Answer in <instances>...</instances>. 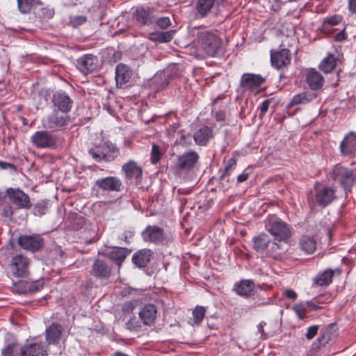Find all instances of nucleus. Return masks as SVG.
I'll return each mask as SVG.
<instances>
[{"mask_svg": "<svg viewBox=\"0 0 356 356\" xmlns=\"http://www.w3.org/2000/svg\"><path fill=\"white\" fill-rule=\"evenodd\" d=\"M177 143L181 146L188 147L193 143L192 136L189 134L182 133Z\"/></svg>", "mask_w": 356, "mask_h": 356, "instance_id": "nucleus-46", "label": "nucleus"}, {"mask_svg": "<svg viewBox=\"0 0 356 356\" xmlns=\"http://www.w3.org/2000/svg\"><path fill=\"white\" fill-rule=\"evenodd\" d=\"M226 0H197L196 9L201 17H205L211 11L215 4H220Z\"/></svg>", "mask_w": 356, "mask_h": 356, "instance_id": "nucleus-30", "label": "nucleus"}, {"mask_svg": "<svg viewBox=\"0 0 356 356\" xmlns=\"http://www.w3.org/2000/svg\"><path fill=\"white\" fill-rule=\"evenodd\" d=\"M129 251L124 248H117L111 250L109 253L110 258L116 262L119 266L125 259L128 255Z\"/></svg>", "mask_w": 356, "mask_h": 356, "instance_id": "nucleus-36", "label": "nucleus"}, {"mask_svg": "<svg viewBox=\"0 0 356 356\" xmlns=\"http://www.w3.org/2000/svg\"><path fill=\"white\" fill-rule=\"evenodd\" d=\"M28 282H19L14 284L13 291L19 294H25L29 293L28 289Z\"/></svg>", "mask_w": 356, "mask_h": 356, "instance_id": "nucleus-47", "label": "nucleus"}, {"mask_svg": "<svg viewBox=\"0 0 356 356\" xmlns=\"http://www.w3.org/2000/svg\"><path fill=\"white\" fill-rule=\"evenodd\" d=\"M2 215L6 218H10L13 215V209L11 206L6 205L2 211Z\"/></svg>", "mask_w": 356, "mask_h": 356, "instance_id": "nucleus-57", "label": "nucleus"}, {"mask_svg": "<svg viewBox=\"0 0 356 356\" xmlns=\"http://www.w3.org/2000/svg\"><path fill=\"white\" fill-rule=\"evenodd\" d=\"M153 252L147 248L141 249L133 254L132 261L138 268L145 267L150 261Z\"/></svg>", "mask_w": 356, "mask_h": 356, "instance_id": "nucleus-27", "label": "nucleus"}, {"mask_svg": "<svg viewBox=\"0 0 356 356\" xmlns=\"http://www.w3.org/2000/svg\"><path fill=\"white\" fill-rule=\"evenodd\" d=\"M213 137V130L211 128L204 126L197 129L193 134L195 143L200 146H205L209 140Z\"/></svg>", "mask_w": 356, "mask_h": 356, "instance_id": "nucleus-29", "label": "nucleus"}, {"mask_svg": "<svg viewBox=\"0 0 356 356\" xmlns=\"http://www.w3.org/2000/svg\"><path fill=\"white\" fill-rule=\"evenodd\" d=\"M316 97V95L307 91L296 95L289 103V106H293L298 104H306Z\"/></svg>", "mask_w": 356, "mask_h": 356, "instance_id": "nucleus-33", "label": "nucleus"}, {"mask_svg": "<svg viewBox=\"0 0 356 356\" xmlns=\"http://www.w3.org/2000/svg\"><path fill=\"white\" fill-rule=\"evenodd\" d=\"M29 260L27 257L18 254L13 257L10 270L12 275L17 278H25L29 274Z\"/></svg>", "mask_w": 356, "mask_h": 356, "instance_id": "nucleus-7", "label": "nucleus"}, {"mask_svg": "<svg viewBox=\"0 0 356 356\" xmlns=\"http://www.w3.org/2000/svg\"><path fill=\"white\" fill-rule=\"evenodd\" d=\"M134 17L141 25L149 26L155 21L154 10L149 7H137Z\"/></svg>", "mask_w": 356, "mask_h": 356, "instance_id": "nucleus-16", "label": "nucleus"}, {"mask_svg": "<svg viewBox=\"0 0 356 356\" xmlns=\"http://www.w3.org/2000/svg\"><path fill=\"white\" fill-rule=\"evenodd\" d=\"M197 40L208 55L214 56L221 45V40L213 33L204 31L197 33Z\"/></svg>", "mask_w": 356, "mask_h": 356, "instance_id": "nucleus-6", "label": "nucleus"}, {"mask_svg": "<svg viewBox=\"0 0 356 356\" xmlns=\"http://www.w3.org/2000/svg\"><path fill=\"white\" fill-rule=\"evenodd\" d=\"M89 154L97 162L111 161L119 155V149L111 143H103L90 148Z\"/></svg>", "mask_w": 356, "mask_h": 356, "instance_id": "nucleus-2", "label": "nucleus"}, {"mask_svg": "<svg viewBox=\"0 0 356 356\" xmlns=\"http://www.w3.org/2000/svg\"><path fill=\"white\" fill-rule=\"evenodd\" d=\"M270 103H271V99H266L261 103V104L260 105V106L259 108L260 118H262L265 115V113L267 112Z\"/></svg>", "mask_w": 356, "mask_h": 356, "instance_id": "nucleus-52", "label": "nucleus"}, {"mask_svg": "<svg viewBox=\"0 0 356 356\" xmlns=\"http://www.w3.org/2000/svg\"><path fill=\"white\" fill-rule=\"evenodd\" d=\"M346 38V33L344 30L341 31L334 36V40L338 42L343 41Z\"/></svg>", "mask_w": 356, "mask_h": 356, "instance_id": "nucleus-63", "label": "nucleus"}, {"mask_svg": "<svg viewBox=\"0 0 356 356\" xmlns=\"http://www.w3.org/2000/svg\"><path fill=\"white\" fill-rule=\"evenodd\" d=\"M141 236L145 242L158 244L164 239V231L156 225H148L142 232Z\"/></svg>", "mask_w": 356, "mask_h": 356, "instance_id": "nucleus-11", "label": "nucleus"}, {"mask_svg": "<svg viewBox=\"0 0 356 356\" xmlns=\"http://www.w3.org/2000/svg\"><path fill=\"white\" fill-rule=\"evenodd\" d=\"M134 231L131 229H126L122 234L121 238L123 239L125 242L129 243V239L131 238L134 236Z\"/></svg>", "mask_w": 356, "mask_h": 356, "instance_id": "nucleus-55", "label": "nucleus"}, {"mask_svg": "<svg viewBox=\"0 0 356 356\" xmlns=\"http://www.w3.org/2000/svg\"><path fill=\"white\" fill-rule=\"evenodd\" d=\"M38 0H17L18 8L22 13H28Z\"/></svg>", "mask_w": 356, "mask_h": 356, "instance_id": "nucleus-42", "label": "nucleus"}, {"mask_svg": "<svg viewBox=\"0 0 356 356\" xmlns=\"http://www.w3.org/2000/svg\"><path fill=\"white\" fill-rule=\"evenodd\" d=\"M332 177L347 193L350 191L355 182L356 172L353 170L338 165L333 169Z\"/></svg>", "mask_w": 356, "mask_h": 356, "instance_id": "nucleus-3", "label": "nucleus"}, {"mask_svg": "<svg viewBox=\"0 0 356 356\" xmlns=\"http://www.w3.org/2000/svg\"><path fill=\"white\" fill-rule=\"evenodd\" d=\"M315 201L321 207H325L335 198V189L333 187L318 185L315 187Z\"/></svg>", "mask_w": 356, "mask_h": 356, "instance_id": "nucleus-9", "label": "nucleus"}, {"mask_svg": "<svg viewBox=\"0 0 356 356\" xmlns=\"http://www.w3.org/2000/svg\"><path fill=\"white\" fill-rule=\"evenodd\" d=\"M157 315V308L154 304H147L141 309L139 316L145 325L151 326L154 323Z\"/></svg>", "mask_w": 356, "mask_h": 356, "instance_id": "nucleus-25", "label": "nucleus"}, {"mask_svg": "<svg viewBox=\"0 0 356 356\" xmlns=\"http://www.w3.org/2000/svg\"><path fill=\"white\" fill-rule=\"evenodd\" d=\"M61 326L54 323L51 325L45 331L46 341L49 344H55L58 342L61 336Z\"/></svg>", "mask_w": 356, "mask_h": 356, "instance_id": "nucleus-31", "label": "nucleus"}, {"mask_svg": "<svg viewBox=\"0 0 356 356\" xmlns=\"http://www.w3.org/2000/svg\"><path fill=\"white\" fill-rule=\"evenodd\" d=\"M206 307L203 306L197 305L193 310V323L192 325H200L205 316Z\"/></svg>", "mask_w": 356, "mask_h": 356, "instance_id": "nucleus-39", "label": "nucleus"}, {"mask_svg": "<svg viewBox=\"0 0 356 356\" xmlns=\"http://www.w3.org/2000/svg\"><path fill=\"white\" fill-rule=\"evenodd\" d=\"M6 194L9 200L18 209H29L32 207L29 196L19 188H8Z\"/></svg>", "mask_w": 356, "mask_h": 356, "instance_id": "nucleus-8", "label": "nucleus"}, {"mask_svg": "<svg viewBox=\"0 0 356 356\" xmlns=\"http://www.w3.org/2000/svg\"><path fill=\"white\" fill-rule=\"evenodd\" d=\"M52 102L58 111L63 113H69L73 105V100L64 92H58L53 95Z\"/></svg>", "mask_w": 356, "mask_h": 356, "instance_id": "nucleus-15", "label": "nucleus"}, {"mask_svg": "<svg viewBox=\"0 0 356 356\" xmlns=\"http://www.w3.org/2000/svg\"><path fill=\"white\" fill-rule=\"evenodd\" d=\"M199 160V155L195 151L184 153L177 159V167L181 170H191Z\"/></svg>", "mask_w": 356, "mask_h": 356, "instance_id": "nucleus-20", "label": "nucleus"}, {"mask_svg": "<svg viewBox=\"0 0 356 356\" xmlns=\"http://www.w3.org/2000/svg\"><path fill=\"white\" fill-rule=\"evenodd\" d=\"M255 284L251 280H241L235 283L234 291L240 296L248 298L254 294Z\"/></svg>", "mask_w": 356, "mask_h": 356, "instance_id": "nucleus-26", "label": "nucleus"}, {"mask_svg": "<svg viewBox=\"0 0 356 356\" xmlns=\"http://www.w3.org/2000/svg\"><path fill=\"white\" fill-rule=\"evenodd\" d=\"M266 227L275 239L280 241H286L291 236L290 227L280 219H268L266 222Z\"/></svg>", "mask_w": 356, "mask_h": 356, "instance_id": "nucleus-4", "label": "nucleus"}, {"mask_svg": "<svg viewBox=\"0 0 356 356\" xmlns=\"http://www.w3.org/2000/svg\"><path fill=\"white\" fill-rule=\"evenodd\" d=\"M284 293L286 298L291 300H294L297 298V293L292 289H286Z\"/></svg>", "mask_w": 356, "mask_h": 356, "instance_id": "nucleus-60", "label": "nucleus"}, {"mask_svg": "<svg viewBox=\"0 0 356 356\" xmlns=\"http://www.w3.org/2000/svg\"><path fill=\"white\" fill-rule=\"evenodd\" d=\"M322 303V301L319 298H314L311 301L306 302V305L309 309V311H318L323 308L319 305Z\"/></svg>", "mask_w": 356, "mask_h": 356, "instance_id": "nucleus-48", "label": "nucleus"}, {"mask_svg": "<svg viewBox=\"0 0 356 356\" xmlns=\"http://www.w3.org/2000/svg\"><path fill=\"white\" fill-rule=\"evenodd\" d=\"M43 288V282L41 281H35L32 282H28V289L29 293H33L37 292Z\"/></svg>", "mask_w": 356, "mask_h": 356, "instance_id": "nucleus-49", "label": "nucleus"}, {"mask_svg": "<svg viewBox=\"0 0 356 356\" xmlns=\"http://www.w3.org/2000/svg\"><path fill=\"white\" fill-rule=\"evenodd\" d=\"M266 323L265 322H261L259 325H258V331L261 334V339L264 340L268 338V334L265 333L264 327L266 325Z\"/></svg>", "mask_w": 356, "mask_h": 356, "instance_id": "nucleus-59", "label": "nucleus"}, {"mask_svg": "<svg viewBox=\"0 0 356 356\" xmlns=\"http://www.w3.org/2000/svg\"><path fill=\"white\" fill-rule=\"evenodd\" d=\"M163 153L160 147L156 144H153L152 146L150 160L152 163H157L161 159Z\"/></svg>", "mask_w": 356, "mask_h": 356, "instance_id": "nucleus-44", "label": "nucleus"}, {"mask_svg": "<svg viewBox=\"0 0 356 356\" xmlns=\"http://www.w3.org/2000/svg\"><path fill=\"white\" fill-rule=\"evenodd\" d=\"M31 142L38 148H51L56 145V140L47 131H38L31 136Z\"/></svg>", "mask_w": 356, "mask_h": 356, "instance_id": "nucleus-13", "label": "nucleus"}, {"mask_svg": "<svg viewBox=\"0 0 356 356\" xmlns=\"http://www.w3.org/2000/svg\"><path fill=\"white\" fill-rule=\"evenodd\" d=\"M174 30H170L165 32H156L150 34V39L155 42L161 43L170 42L174 36Z\"/></svg>", "mask_w": 356, "mask_h": 356, "instance_id": "nucleus-37", "label": "nucleus"}, {"mask_svg": "<svg viewBox=\"0 0 356 356\" xmlns=\"http://www.w3.org/2000/svg\"><path fill=\"white\" fill-rule=\"evenodd\" d=\"M293 310L300 319H303L305 317L306 313L309 312V309L306 305V302H301L294 305L293 306Z\"/></svg>", "mask_w": 356, "mask_h": 356, "instance_id": "nucleus-43", "label": "nucleus"}, {"mask_svg": "<svg viewBox=\"0 0 356 356\" xmlns=\"http://www.w3.org/2000/svg\"><path fill=\"white\" fill-rule=\"evenodd\" d=\"M158 27L162 29L168 28L170 25V18L168 17H162L158 19H155L154 21Z\"/></svg>", "mask_w": 356, "mask_h": 356, "instance_id": "nucleus-50", "label": "nucleus"}, {"mask_svg": "<svg viewBox=\"0 0 356 356\" xmlns=\"http://www.w3.org/2000/svg\"><path fill=\"white\" fill-rule=\"evenodd\" d=\"M334 271L331 269H327L319 273L313 281V286H328L332 281Z\"/></svg>", "mask_w": 356, "mask_h": 356, "instance_id": "nucleus-32", "label": "nucleus"}, {"mask_svg": "<svg viewBox=\"0 0 356 356\" xmlns=\"http://www.w3.org/2000/svg\"><path fill=\"white\" fill-rule=\"evenodd\" d=\"M112 268L106 261L97 259L92 266L91 274L95 277L101 280H106L111 275Z\"/></svg>", "mask_w": 356, "mask_h": 356, "instance_id": "nucleus-22", "label": "nucleus"}, {"mask_svg": "<svg viewBox=\"0 0 356 356\" xmlns=\"http://www.w3.org/2000/svg\"><path fill=\"white\" fill-rule=\"evenodd\" d=\"M86 21V17L84 16H76L74 17L72 22L75 26H79L83 24Z\"/></svg>", "mask_w": 356, "mask_h": 356, "instance_id": "nucleus-58", "label": "nucleus"}, {"mask_svg": "<svg viewBox=\"0 0 356 356\" xmlns=\"http://www.w3.org/2000/svg\"><path fill=\"white\" fill-rule=\"evenodd\" d=\"M340 149L343 155H356V133L350 131L344 137L340 144Z\"/></svg>", "mask_w": 356, "mask_h": 356, "instance_id": "nucleus-24", "label": "nucleus"}, {"mask_svg": "<svg viewBox=\"0 0 356 356\" xmlns=\"http://www.w3.org/2000/svg\"><path fill=\"white\" fill-rule=\"evenodd\" d=\"M271 249L273 250V253L275 254V257H280L284 252V250H282L281 245L276 243H273Z\"/></svg>", "mask_w": 356, "mask_h": 356, "instance_id": "nucleus-56", "label": "nucleus"}, {"mask_svg": "<svg viewBox=\"0 0 356 356\" xmlns=\"http://www.w3.org/2000/svg\"><path fill=\"white\" fill-rule=\"evenodd\" d=\"M291 55L289 49L283 48L270 51V62L277 70L286 67L291 63Z\"/></svg>", "mask_w": 356, "mask_h": 356, "instance_id": "nucleus-10", "label": "nucleus"}, {"mask_svg": "<svg viewBox=\"0 0 356 356\" xmlns=\"http://www.w3.org/2000/svg\"><path fill=\"white\" fill-rule=\"evenodd\" d=\"M266 81L260 74L245 73L242 75L240 85L246 90H253L259 88Z\"/></svg>", "mask_w": 356, "mask_h": 356, "instance_id": "nucleus-18", "label": "nucleus"}, {"mask_svg": "<svg viewBox=\"0 0 356 356\" xmlns=\"http://www.w3.org/2000/svg\"><path fill=\"white\" fill-rule=\"evenodd\" d=\"M299 245L300 249L306 254H312L316 249V240L309 236H303L300 239Z\"/></svg>", "mask_w": 356, "mask_h": 356, "instance_id": "nucleus-35", "label": "nucleus"}, {"mask_svg": "<svg viewBox=\"0 0 356 356\" xmlns=\"http://www.w3.org/2000/svg\"><path fill=\"white\" fill-rule=\"evenodd\" d=\"M22 346H19L16 343H10L4 348L1 353L3 356H21V350Z\"/></svg>", "mask_w": 356, "mask_h": 356, "instance_id": "nucleus-40", "label": "nucleus"}, {"mask_svg": "<svg viewBox=\"0 0 356 356\" xmlns=\"http://www.w3.org/2000/svg\"><path fill=\"white\" fill-rule=\"evenodd\" d=\"M18 244L23 249L35 252L43 245V240L39 235H22L18 238Z\"/></svg>", "mask_w": 356, "mask_h": 356, "instance_id": "nucleus-12", "label": "nucleus"}, {"mask_svg": "<svg viewBox=\"0 0 356 356\" xmlns=\"http://www.w3.org/2000/svg\"><path fill=\"white\" fill-rule=\"evenodd\" d=\"M95 186L104 191L120 192L122 188L121 180L116 177L101 178L95 181Z\"/></svg>", "mask_w": 356, "mask_h": 356, "instance_id": "nucleus-17", "label": "nucleus"}, {"mask_svg": "<svg viewBox=\"0 0 356 356\" xmlns=\"http://www.w3.org/2000/svg\"><path fill=\"white\" fill-rule=\"evenodd\" d=\"M0 168L3 169V170H7V169H10L13 170H16V167L15 165L10 163L1 161H0Z\"/></svg>", "mask_w": 356, "mask_h": 356, "instance_id": "nucleus-61", "label": "nucleus"}, {"mask_svg": "<svg viewBox=\"0 0 356 356\" xmlns=\"http://www.w3.org/2000/svg\"><path fill=\"white\" fill-rule=\"evenodd\" d=\"M35 14L40 18L50 19L53 17L54 12L52 9L42 7L40 5L35 8Z\"/></svg>", "mask_w": 356, "mask_h": 356, "instance_id": "nucleus-41", "label": "nucleus"}, {"mask_svg": "<svg viewBox=\"0 0 356 356\" xmlns=\"http://www.w3.org/2000/svg\"><path fill=\"white\" fill-rule=\"evenodd\" d=\"M97 57L92 54H85L76 60L78 70L83 74L92 73L97 67Z\"/></svg>", "mask_w": 356, "mask_h": 356, "instance_id": "nucleus-14", "label": "nucleus"}, {"mask_svg": "<svg viewBox=\"0 0 356 356\" xmlns=\"http://www.w3.org/2000/svg\"><path fill=\"white\" fill-rule=\"evenodd\" d=\"M253 248L258 252H263L268 246L270 238L265 233H261L252 239Z\"/></svg>", "mask_w": 356, "mask_h": 356, "instance_id": "nucleus-34", "label": "nucleus"}, {"mask_svg": "<svg viewBox=\"0 0 356 356\" xmlns=\"http://www.w3.org/2000/svg\"><path fill=\"white\" fill-rule=\"evenodd\" d=\"M70 122V117L67 113H60L56 110L42 120V126L52 131L64 129Z\"/></svg>", "mask_w": 356, "mask_h": 356, "instance_id": "nucleus-5", "label": "nucleus"}, {"mask_svg": "<svg viewBox=\"0 0 356 356\" xmlns=\"http://www.w3.org/2000/svg\"><path fill=\"white\" fill-rule=\"evenodd\" d=\"M122 171L125 174V177L128 179H134L136 184H138L143 176V170L134 161H129L122 167Z\"/></svg>", "mask_w": 356, "mask_h": 356, "instance_id": "nucleus-21", "label": "nucleus"}, {"mask_svg": "<svg viewBox=\"0 0 356 356\" xmlns=\"http://www.w3.org/2000/svg\"><path fill=\"white\" fill-rule=\"evenodd\" d=\"M319 325H314L309 327L307 330L305 337L307 340H312L317 334Z\"/></svg>", "mask_w": 356, "mask_h": 356, "instance_id": "nucleus-51", "label": "nucleus"}, {"mask_svg": "<svg viewBox=\"0 0 356 356\" xmlns=\"http://www.w3.org/2000/svg\"><path fill=\"white\" fill-rule=\"evenodd\" d=\"M131 76V71L127 65L123 63H120L117 65L115 69V80L118 87H122L128 83Z\"/></svg>", "mask_w": 356, "mask_h": 356, "instance_id": "nucleus-28", "label": "nucleus"}, {"mask_svg": "<svg viewBox=\"0 0 356 356\" xmlns=\"http://www.w3.org/2000/svg\"><path fill=\"white\" fill-rule=\"evenodd\" d=\"M236 165V159L232 158L230 159L226 165V167L222 172V174L220 176V179H223L225 178V177L228 176L230 173V172L233 171Z\"/></svg>", "mask_w": 356, "mask_h": 356, "instance_id": "nucleus-45", "label": "nucleus"}, {"mask_svg": "<svg viewBox=\"0 0 356 356\" xmlns=\"http://www.w3.org/2000/svg\"><path fill=\"white\" fill-rule=\"evenodd\" d=\"M45 209V207H44L42 204H36L34 208L35 213L38 215H42L44 213Z\"/></svg>", "mask_w": 356, "mask_h": 356, "instance_id": "nucleus-64", "label": "nucleus"}, {"mask_svg": "<svg viewBox=\"0 0 356 356\" xmlns=\"http://www.w3.org/2000/svg\"><path fill=\"white\" fill-rule=\"evenodd\" d=\"M336 67V60L332 54H328L319 65L320 69L325 73L331 72Z\"/></svg>", "mask_w": 356, "mask_h": 356, "instance_id": "nucleus-38", "label": "nucleus"}, {"mask_svg": "<svg viewBox=\"0 0 356 356\" xmlns=\"http://www.w3.org/2000/svg\"><path fill=\"white\" fill-rule=\"evenodd\" d=\"M338 336L336 325L333 323L324 327L317 340L313 343L312 350L316 356H325L329 354L330 346Z\"/></svg>", "mask_w": 356, "mask_h": 356, "instance_id": "nucleus-1", "label": "nucleus"}, {"mask_svg": "<svg viewBox=\"0 0 356 356\" xmlns=\"http://www.w3.org/2000/svg\"><path fill=\"white\" fill-rule=\"evenodd\" d=\"M305 81L312 90H318L324 85V78L322 74L314 68L307 69L305 72Z\"/></svg>", "mask_w": 356, "mask_h": 356, "instance_id": "nucleus-19", "label": "nucleus"}, {"mask_svg": "<svg viewBox=\"0 0 356 356\" xmlns=\"http://www.w3.org/2000/svg\"><path fill=\"white\" fill-rule=\"evenodd\" d=\"M341 19L342 17L340 15H334L330 17L326 18L324 20V23L330 25H337L341 21Z\"/></svg>", "mask_w": 356, "mask_h": 356, "instance_id": "nucleus-53", "label": "nucleus"}, {"mask_svg": "<svg viewBox=\"0 0 356 356\" xmlns=\"http://www.w3.org/2000/svg\"><path fill=\"white\" fill-rule=\"evenodd\" d=\"M348 3L350 13L356 15V0H348Z\"/></svg>", "mask_w": 356, "mask_h": 356, "instance_id": "nucleus-62", "label": "nucleus"}, {"mask_svg": "<svg viewBox=\"0 0 356 356\" xmlns=\"http://www.w3.org/2000/svg\"><path fill=\"white\" fill-rule=\"evenodd\" d=\"M135 307V305L133 302H126L122 306V311L124 313H130L133 311Z\"/></svg>", "mask_w": 356, "mask_h": 356, "instance_id": "nucleus-54", "label": "nucleus"}, {"mask_svg": "<svg viewBox=\"0 0 356 356\" xmlns=\"http://www.w3.org/2000/svg\"><path fill=\"white\" fill-rule=\"evenodd\" d=\"M48 347L42 343H31L22 346L21 356H47Z\"/></svg>", "mask_w": 356, "mask_h": 356, "instance_id": "nucleus-23", "label": "nucleus"}]
</instances>
